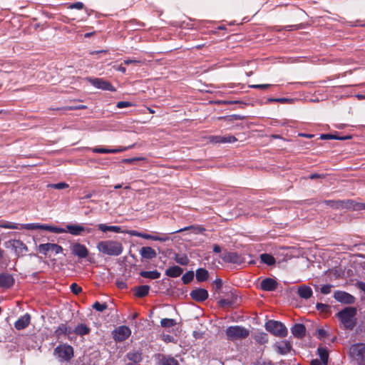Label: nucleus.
<instances>
[{
  "instance_id": "49",
  "label": "nucleus",
  "mask_w": 365,
  "mask_h": 365,
  "mask_svg": "<svg viewBox=\"0 0 365 365\" xmlns=\"http://www.w3.org/2000/svg\"><path fill=\"white\" fill-rule=\"evenodd\" d=\"M316 308L318 311L322 312H327L329 310V306L328 304L317 303Z\"/></svg>"
},
{
  "instance_id": "21",
  "label": "nucleus",
  "mask_w": 365,
  "mask_h": 365,
  "mask_svg": "<svg viewBox=\"0 0 365 365\" xmlns=\"http://www.w3.org/2000/svg\"><path fill=\"white\" fill-rule=\"evenodd\" d=\"M86 227L82 226L81 225H66V232H69L71 235L74 236L81 235L82 232L85 231Z\"/></svg>"
},
{
  "instance_id": "8",
  "label": "nucleus",
  "mask_w": 365,
  "mask_h": 365,
  "mask_svg": "<svg viewBox=\"0 0 365 365\" xmlns=\"http://www.w3.org/2000/svg\"><path fill=\"white\" fill-rule=\"evenodd\" d=\"M131 334L130 328L127 326H120L113 331V337L115 341H123Z\"/></svg>"
},
{
  "instance_id": "36",
  "label": "nucleus",
  "mask_w": 365,
  "mask_h": 365,
  "mask_svg": "<svg viewBox=\"0 0 365 365\" xmlns=\"http://www.w3.org/2000/svg\"><path fill=\"white\" fill-rule=\"evenodd\" d=\"M125 149H107L104 148H95L92 151L96 153H116L124 150Z\"/></svg>"
},
{
  "instance_id": "37",
  "label": "nucleus",
  "mask_w": 365,
  "mask_h": 365,
  "mask_svg": "<svg viewBox=\"0 0 365 365\" xmlns=\"http://www.w3.org/2000/svg\"><path fill=\"white\" fill-rule=\"evenodd\" d=\"M160 365H179V363L173 356H163L160 360Z\"/></svg>"
},
{
  "instance_id": "54",
  "label": "nucleus",
  "mask_w": 365,
  "mask_h": 365,
  "mask_svg": "<svg viewBox=\"0 0 365 365\" xmlns=\"http://www.w3.org/2000/svg\"><path fill=\"white\" fill-rule=\"evenodd\" d=\"M24 228H26L27 230H36L39 229L40 224L38 223H31V224H26L23 225Z\"/></svg>"
},
{
  "instance_id": "64",
  "label": "nucleus",
  "mask_w": 365,
  "mask_h": 365,
  "mask_svg": "<svg viewBox=\"0 0 365 365\" xmlns=\"http://www.w3.org/2000/svg\"><path fill=\"white\" fill-rule=\"evenodd\" d=\"M254 365H273L271 361H257Z\"/></svg>"
},
{
  "instance_id": "16",
  "label": "nucleus",
  "mask_w": 365,
  "mask_h": 365,
  "mask_svg": "<svg viewBox=\"0 0 365 365\" xmlns=\"http://www.w3.org/2000/svg\"><path fill=\"white\" fill-rule=\"evenodd\" d=\"M221 258L225 262H231L235 264H240L242 262V259L237 252H225L221 255Z\"/></svg>"
},
{
  "instance_id": "42",
  "label": "nucleus",
  "mask_w": 365,
  "mask_h": 365,
  "mask_svg": "<svg viewBox=\"0 0 365 365\" xmlns=\"http://www.w3.org/2000/svg\"><path fill=\"white\" fill-rule=\"evenodd\" d=\"M160 324L163 327L170 328L174 327L176 324V322L173 319H163L160 322Z\"/></svg>"
},
{
  "instance_id": "39",
  "label": "nucleus",
  "mask_w": 365,
  "mask_h": 365,
  "mask_svg": "<svg viewBox=\"0 0 365 365\" xmlns=\"http://www.w3.org/2000/svg\"><path fill=\"white\" fill-rule=\"evenodd\" d=\"M349 138H350V136L339 137V136H337L335 135H331V134H322L320 135V139H322V140L334 139V140H346V139H349Z\"/></svg>"
},
{
  "instance_id": "33",
  "label": "nucleus",
  "mask_w": 365,
  "mask_h": 365,
  "mask_svg": "<svg viewBox=\"0 0 365 365\" xmlns=\"http://www.w3.org/2000/svg\"><path fill=\"white\" fill-rule=\"evenodd\" d=\"M175 261L180 265H187L189 264V259L185 254H175L174 257Z\"/></svg>"
},
{
  "instance_id": "60",
  "label": "nucleus",
  "mask_w": 365,
  "mask_h": 365,
  "mask_svg": "<svg viewBox=\"0 0 365 365\" xmlns=\"http://www.w3.org/2000/svg\"><path fill=\"white\" fill-rule=\"evenodd\" d=\"M142 158H127V159H124L123 160V162L125 163L131 164V163H134L135 161H138V160H140Z\"/></svg>"
},
{
  "instance_id": "1",
  "label": "nucleus",
  "mask_w": 365,
  "mask_h": 365,
  "mask_svg": "<svg viewBox=\"0 0 365 365\" xmlns=\"http://www.w3.org/2000/svg\"><path fill=\"white\" fill-rule=\"evenodd\" d=\"M96 247L100 252L109 256H119L123 252L122 243L113 240L101 241Z\"/></svg>"
},
{
  "instance_id": "18",
  "label": "nucleus",
  "mask_w": 365,
  "mask_h": 365,
  "mask_svg": "<svg viewBox=\"0 0 365 365\" xmlns=\"http://www.w3.org/2000/svg\"><path fill=\"white\" fill-rule=\"evenodd\" d=\"M277 282L272 278H266L261 282L260 288L264 291L272 292L277 289Z\"/></svg>"
},
{
  "instance_id": "50",
  "label": "nucleus",
  "mask_w": 365,
  "mask_h": 365,
  "mask_svg": "<svg viewBox=\"0 0 365 365\" xmlns=\"http://www.w3.org/2000/svg\"><path fill=\"white\" fill-rule=\"evenodd\" d=\"M70 289L74 294H78L82 292V288L80 286H78L76 283L71 284L70 286Z\"/></svg>"
},
{
  "instance_id": "44",
  "label": "nucleus",
  "mask_w": 365,
  "mask_h": 365,
  "mask_svg": "<svg viewBox=\"0 0 365 365\" xmlns=\"http://www.w3.org/2000/svg\"><path fill=\"white\" fill-rule=\"evenodd\" d=\"M0 227L6 229H19L17 224L11 222H0Z\"/></svg>"
},
{
  "instance_id": "13",
  "label": "nucleus",
  "mask_w": 365,
  "mask_h": 365,
  "mask_svg": "<svg viewBox=\"0 0 365 365\" xmlns=\"http://www.w3.org/2000/svg\"><path fill=\"white\" fill-rule=\"evenodd\" d=\"M208 296L209 294L207 291L202 288L193 289L190 292V297L192 299L198 302L205 301L208 298Z\"/></svg>"
},
{
  "instance_id": "52",
  "label": "nucleus",
  "mask_w": 365,
  "mask_h": 365,
  "mask_svg": "<svg viewBox=\"0 0 365 365\" xmlns=\"http://www.w3.org/2000/svg\"><path fill=\"white\" fill-rule=\"evenodd\" d=\"M227 299H230L232 302V305L235 304L237 302V296L232 292L227 294Z\"/></svg>"
},
{
  "instance_id": "31",
  "label": "nucleus",
  "mask_w": 365,
  "mask_h": 365,
  "mask_svg": "<svg viewBox=\"0 0 365 365\" xmlns=\"http://www.w3.org/2000/svg\"><path fill=\"white\" fill-rule=\"evenodd\" d=\"M140 275L144 278L151 279H158L160 277V273L157 271H141L140 272Z\"/></svg>"
},
{
  "instance_id": "63",
  "label": "nucleus",
  "mask_w": 365,
  "mask_h": 365,
  "mask_svg": "<svg viewBox=\"0 0 365 365\" xmlns=\"http://www.w3.org/2000/svg\"><path fill=\"white\" fill-rule=\"evenodd\" d=\"M116 284H117L118 287L120 289H125L127 287L126 284L123 281L117 282Z\"/></svg>"
},
{
  "instance_id": "19",
  "label": "nucleus",
  "mask_w": 365,
  "mask_h": 365,
  "mask_svg": "<svg viewBox=\"0 0 365 365\" xmlns=\"http://www.w3.org/2000/svg\"><path fill=\"white\" fill-rule=\"evenodd\" d=\"M31 322V315L28 313L21 317L15 323L14 327L17 330H21L26 328Z\"/></svg>"
},
{
  "instance_id": "41",
  "label": "nucleus",
  "mask_w": 365,
  "mask_h": 365,
  "mask_svg": "<svg viewBox=\"0 0 365 365\" xmlns=\"http://www.w3.org/2000/svg\"><path fill=\"white\" fill-rule=\"evenodd\" d=\"M193 278L194 272L192 271H188L182 275V281L185 284H187L193 280Z\"/></svg>"
},
{
  "instance_id": "26",
  "label": "nucleus",
  "mask_w": 365,
  "mask_h": 365,
  "mask_svg": "<svg viewBox=\"0 0 365 365\" xmlns=\"http://www.w3.org/2000/svg\"><path fill=\"white\" fill-rule=\"evenodd\" d=\"M98 228L99 230L106 232L108 231L113 232L115 233H123L121 227L120 226H113V225H107L106 224H99L98 225Z\"/></svg>"
},
{
  "instance_id": "28",
  "label": "nucleus",
  "mask_w": 365,
  "mask_h": 365,
  "mask_svg": "<svg viewBox=\"0 0 365 365\" xmlns=\"http://www.w3.org/2000/svg\"><path fill=\"white\" fill-rule=\"evenodd\" d=\"M90 331L91 329L87 325L84 324H79L76 327L75 329L73 330V333H75L76 335L82 336L88 334Z\"/></svg>"
},
{
  "instance_id": "35",
  "label": "nucleus",
  "mask_w": 365,
  "mask_h": 365,
  "mask_svg": "<svg viewBox=\"0 0 365 365\" xmlns=\"http://www.w3.org/2000/svg\"><path fill=\"white\" fill-rule=\"evenodd\" d=\"M318 354L322 361L327 364L329 359V353L326 348L319 346L317 349Z\"/></svg>"
},
{
  "instance_id": "11",
  "label": "nucleus",
  "mask_w": 365,
  "mask_h": 365,
  "mask_svg": "<svg viewBox=\"0 0 365 365\" xmlns=\"http://www.w3.org/2000/svg\"><path fill=\"white\" fill-rule=\"evenodd\" d=\"M38 249L39 252L45 255H46L49 251L54 252L56 254H59L63 252V248L61 246L53 243L41 244Z\"/></svg>"
},
{
  "instance_id": "40",
  "label": "nucleus",
  "mask_w": 365,
  "mask_h": 365,
  "mask_svg": "<svg viewBox=\"0 0 365 365\" xmlns=\"http://www.w3.org/2000/svg\"><path fill=\"white\" fill-rule=\"evenodd\" d=\"M193 230L195 233L202 232L203 231H205V229L203 227L189 226V227H184V228H182V229L173 231V232H172L170 233L171 234L179 233V232H182L185 231V230Z\"/></svg>"
},
{
  "instance_id": "27",
  "label": "nucleus",
  "mask_w": 365,
  "mask_h": 365,
  "mask_svg": "<svg viewBox=\"0 0 365 365\" xmlns=\"http://www.w3.org/2000/svg\"><path fill=\"white\" fill-rule=\"evenodd\" d=\"M140 237L145 239V240H151L160 241V242H166V241L169 240V239H170L168 235L166 234H164L162 236H159V235H149V234L141 233Z\"/></svg>"
},
{
  "instance_id": "61",
  "label": "nucleus",
  "mask_w": 365,
  "mask_h": 365,
  "mask_svg": "<svg viewBox=\"0 0 365 365\" xmlns=\"http://www.w3.org/2000/svg\"><path fill=\"white\" fill-rule=\"evenodd\" d=\"M215 284L216 285V290L218 291L222 288V282L220 279H217L215 281Z\"/></svg>"
},
{
  "instance_id": "53",
  "label": "nucleus",
  "mask_w": 365,
  "mask_h": 365,
  "mask_svg": "<svg viewBox=\"0 0 365 365\" xmlns=\"http://www.w3.org/2000/svg\"><path fill=\"white\" fill-rule=\"evenodd\" d=\"M50 232L56 233V234H61V233L66 232V229H63L61 227L51 226V229H50Z\"/></svg>"
},
{
  "instance_id": "59",
  "label": "nucleus",
  "mask_w": 365,
  "mask_h": 365,
  "mask_svg": "<svg viewBox=\"0 0 365 365\" xmlns=\"http://www.w3.org/2000/svg\"><path fill=\"white\" fill-rule=\"evenodd\" d=\"M126 233L129 234L131 236H135V237H140L142 232H138L136 230H128V231L126 232Z\"/></svg>"
},
{
  "instance_id": "15",
  "label": "nucleus",
  "mask_w": 365,
  "mask_h": 365,
  "mask_svg": "<svg viewBox=\"0 0 365 365\" xmlns=\"http://www.w3.org/2000/svg\"><path fill=\"white\" fill-rule=\"evenodd\" d=\"M209 140L212 143H232L236 142L237 140L233 135H211L209 137Z\"/></svg>"
},
{
  "instance_id": "43",
  "label": "nucleus",
  "mask_w": 365,
  "mask_h": 365,
  "mask_svg": "<svg viewBox=\"0 0 365 365\" xmlns=\"http://www.w3.org/2000/svg\"><path fill=\"white\" fill-rule=\"evenodd\" d=\"M66 324H61L55 331V334L57 337H60L62 335H66Z\"/></svg>"
},
{
  "instance_id": "32",
  "label": "nucleus",
  "mask_w": 365,
  "mask_h": 365,
  "mask_svg": "<svg viewBox=\"0 0 365 365\" xmlns=\"http://www.w3.org/2000/svg\"><path fill=\"white\" fill-rule=\"evenodd\" d=\"M209 273L207 270L203 268H199L196 270V279L198 282H205L208 279Z\"/></svg>"
},
{
  "instance_id": "6",
  "label": "nucleus",
  "mask_w": 365,
  "mask_h": 365,
  "mask_svg": "<svg viewBox=\"0 0 365 365\" xmlns=\"http://www.w3.org/2000/svg\"><path fill=\"white\" fill-rule=\"evenodd\" d=\"M349 355L354 359L362 361L365 359V344H353L349 349Z\"/></svg>"
},
{
  "instance_id": "56",
  "label": "nucleus",
  "mask_w": 365,
  "mask_h": 365,
  "mask_svg": "<svg viewBox=\"0 0 365 365\" xmlns=\"http://www.w3.org/2000/svg\"><path fill=\"white\" fill-rule=\"evenodd\" d=\"M131 106H132V103L128 101H119L117 103V105H116L117 108H123L129 107Z\"/></svg>"
},
{
  "instance_id": "51",
  "label": "nucleus",
  "mask_w": 365,
  "mask_h": 365,
  "mask_svg": "<svg viewBox=\"0 0 365 365\" xmlns=\"http://www.w3.org/2000/svg\"><path fill=\"white\" fill-rule=\"evenodd\" d=\"M84 8V4L82 2H76L73 4H71L68 6V9H83Z\"/></svg>"
},
{
  "instance_id": "55",
  "label": "nucleus",
  "mask_w": 365,
  "mask_h": 365,
  "mask_svg": "<svg viewBox=\"0 0 365 365\" xmlns=\"http://www.w3.org/2000/svg\"><path fill=\"white\" fill-rule=\"evenodd\" d=\"M331 285L326 284V285L322 286L321 287L320 290L322 294H328L331 292Z\"/></svg>"
},
{
  "instance_id": "10",
  "label": "nucleus",
  "mask_w": 365,
  "mask_h": 365,
  "mask_svg": "<svg viewBox=\"0 0 365 365\" xmlns=\"http://www.w3.org/2000/svg\"><path fill=\"white\" fill-rule=\"evenodd\" d=\"M322 203L333 209L349 208L352 206L354 201L351 200H324Z\"/></svg>"
},
{
  "instance_id": "9",
  "label": "nucleus",
  "mask_w": 365,
  "mask_h": 365,
  "mask_svg": "<svg viewBox=\"0 0 365 365\" xmlns=\"http://www.w3.org/2000/svg\"><path fill=\"white\" fill-rule=\"evenodd\" d=\"M7 248H12L14 250L16 254L23 255L27 252L28 248L26 245L21 240H11L5 243Z\"/></svg>"
},
{
  "instance_id": "7",
  "label": "nucleus",
  "mask_w": 365,
  "mask_h": 365,
  "mask_svg": "<svg viewBox=\"0 0 365 365\" xmlns=\"http://www.w3.org/2000/svg\"><path fill=\"white\" fill-rule=\"evenodd\" d=\"M87 81L94 87L104 91H115V88L112 84L103 78H87Z\"/></svg>"
},
{
  "instance_id": "29",
  "label": "nucleus",
  "mask_w": 365,
  "mask_h": 365,
  "mask_svg": "<svg viewBox=\"0 0 365 365\" xmlns=\"http://www.w3.org/2000/svg\"><path fill=\"white\" fill-rule=\"evenodd\" d=\"M150 287L148 285H141L135 288V295L137 297H144L148 294Z\"/></svg>"
},
{
  "instance_id": "38",
  "label": "nucleus",
  "mask_w": 365,
  "mask_h": 365,
  "mask_svg": "<svg viewBox=\"0 0 365 365\" xmlns=\"http://www.w3.org/2000/svg\"><path fill=\"white\" fill-rule=\"evenodd\" d=\"M255 339L257 343L264 344L268 341V335L264 332H259L255 334Z\"/></svg>"
},
{
  "instance_id": "20",
  "label": "nucleus",
  "mask_w": 365,
  "mask_h": 365,
  "mask_svg": "<svg viewBox=\"0 0 365 365\" xmlns=\"http://www.w3.org/2000/svg\"><path fill=\"white\" fill-rule=\"evenodd\" d=\"M277 351L280 354H287L292 349V345L288 341H281L274 344Z\"/></svg>"
},
{
  "instance_id": "48",
  "label": "nucleus",
  "mask_w": 365,
  "mask_h": 365,
  "mask_svg": "<svg viewBox=\"0 0 365 365\" xmlns=\"http://www.w3.org/2000/svg\"><path fill=\"white\" fill-rule=\"evenodd\" d=\"M218 304L221 307H227L232 306V302L230 299H227V298H222L218 301Z\"/></svg>"
},
{
  "instance_id": "58",
  "label": "nucleus",
  "mask_w": 365,
  "mask_h": 365,
  "mask_svg": "<svg viewBox=\"0 0 365 365\" xmlns=\"http://www.w3.org/2000/svg\"><path fill=\"white\" fill-rule=\"evenodd\" d=\"M271 86L270 84H257L252 85L250 87L254 88L266 89Z\"/></svg>"
},
{
  "instance_id": "25",
  "label": "nucleus",
  "mask_w": 365,
  "mask_h": 365,
  "mask_svg": "<svg viewBox=\"0 0 365 365\" xmlns=\"http://www.w3.org/2000/svg\"><path fill=\"white\" fill-rule=\"evenodd\" d=\"M183 272V269L179 266H172L165 270V275L170 277H178Z\"/></svg>"
},
{
  "instance_id": "34",
  "label": "nucleus",
  "mask_w": 365,
  "mask_h": 365,
  "mask_svg": "<svg viewBox=\"0 0 365 365\" xmlns=\"http://www.w3.org/2000/svg\"><path fill=\"white\" fill-rule=\"evenodd\" d=\"M261 261L267 265H274L276 262L274 257L269 254H262L260 255Z\"/></svg>"
},
{
  "instance_id": "22",
  "label": "nucleus",
  "mask_w": 365,
  "mask_h": 365,
  "mask_svg": "<svg viewBox=\"0 0 365 365\" xmlns=\"http://www.w3.org/2000/svg\"><path fill=\"white\" fill-rule=\"evenodd\" d=\"M140 255L143 259H152L155 258L157 253L154 249L151 247H143L140 250Z\"/></svg>"
},
{
  "instance_id": "2",
  "label": "nucleus",
  "mask_w": 365,
  "mask_h": 365,
  "mask_svg": "<svg viewBox=\"0 0 365 365\" xmlns=\"http://www.w3.org/2000/svg\"><path fill=\"white\" fill-rule=\"evenodd\" d=\"M340 322L346 329L352 330L356 324V309L348 307L337 313Z\"/></svg>"
},
{
  "instance_id": "47",
  "label": "nucleus",
  "mask_w": 365,
  "mask_h": 365,
  "mask_svg": "<svg viewBox=\"0 0 365 365\" xmlns=\"http://www.w3.org/2000/svg\"><path fill=\"white\" fill-rule=\"evenodd\" d=\"M93 308L94 309H96V311H98V312H103L104 310H106L108 308V305H107L106 303L101 304L98 302H96L93 304Z\"/></svg>"
},
{
  "instance_id": "23",
  "label": "nucleus",
  "mask_w": 365,
  "mask_h": 365,
  "mask_svg": "<svg viewBox=\"0 0 365 365\" xmlns=\"http://www.w3.org/2000/svg\"><path fill=\"white\" fill-rule=\"evenodd\" d=\"M292 334L294 335V336L302 339L306 333V328L304 324H295L292 328H291Z\"/></svg>"
},
{
  "instance_id": "5",
  "label": "nucleus",
  "mask_w": 365,
  "mask_h": 365,
  "mask_svg": "<svg viewBox=\"0 0 365 365\" xmlns=\"http://www.w3.org/2000/svg\"><path fill=\"white\" fill-rule=\"evenodd\" d=\"M54 355L60 361H68L73 356V349L67 344H61L54 349Z\"/></svg>"
},
{
  "instance_id": "14",
  "label": "nucleus",
  "mask_w": 365,
  "mask_h": 365,
  "mask_svg": "<svg viewBox=\"0 0 365 365\" xmlns=\"http://www.w3.org/2000/svg\"><path fill=\"white\" fill-rule=\"evenodd\" d=\"M73 255L80 258H86L88 255V250L86 247L80 243H75L71 246Z\"/></svg>"
},
{
  "instance_id": "24",
  "label": "nucleus",
  "mask_w": 365,
  "mask_h": 365,
  "mask_svg": "<svg viewBox=\"0 0 365 365\" xmlns=\"http://www.w3.org/2000/svg\"><path fill=\"white\" fill-rule=\"evenodd\" d=\"M297 293L299 296L304 299H308L312 296V289L307 285H302L298 287Z\"/></svg>"
},
{
  "instance_id": "3",
  "label": "nucleus",
  "mask_w": 365,
  "mask_h": 365,
  "mask_svg": "<svg viewBox=\"0 0 365 365\" xmlns=\"http://www.w3.org/2000/svg\"><path fill=\"white\" fill-rule=\"evenodd\" d=\"M265 329L275 336L285 337L288 334L286 327L280 322L269 320L265 323Z\"/></svg>"
},
{
  "instance_id": "30",
  "label": "nucleus",
  "mask_w": 365,
  "mask_h": 365,
  "mask_svg": "<svg viewBox=\"0 0 365 365\" xmlns=\"http://www.w3.org/2000/svg\"><path fill=\"white\" fill-rule=\"evenodd\" d=\"M126 357L128 358V360L138 364L143 359L142 353L139 351H130L127 354Z\"/></svg>"
},
{
  "instance_id": "57",
  "label": "nucleus",
  "mask_w": 365,
  "mask_h": 365,
  "mask_svg": "<svg viewBox=\"0 0 365 365\" xmlns=\"http://www.w3.org/2000/svg\"><path fill=\"white\" fill-rule=\"evenodd\" d=\"M327 335H328V334L326 330H324L323 329H319L317 330V337L318 338L322 339V338L326 337Z\"/></svg>"
},
{
  "instance_id": "12",
  "label": "nucleus",
  "mask_w": 365,
  "mask_h": 365,
  "mask_svg": "<svg viewBox=\"0 0 365 365\" xmlns=\"http://www.w3.org/2000/svg\"><path fill=\"white\" fill-rule=\"evenodd\" d=\"M334 299L344 304H351L354 303L355 298L351 294L342 291H336L334 294Z\"/></svg>"
},
{
  "instance_id": "46",
  "label": "nucleus",
  "mask_w": 365,
  "mask_h": 365,
  "mask_svg": "<svg viewBox=\"0 0 365 365\" xmlns=\"http://www.w3.org/2000/svg\"><path fill=\"white\" fill-rule=\"evenodd\" d=\"M87 108L85 105H79L76 106H66L63 108H58L56 110H82L86 109Z\"/></svg>"
},
{
  "instance_id": "62",
  "label": "nucleus",
  "mask_w": 365,
  "mask_h": 365,
  "mask_svg": "<svg viewBox=\"0 0 365 365\" xmlns=\"http://www.w3.org/2000/svg\"><path fill=\"white\" fill-rule=\"evenodd\" d=\"M311 365H327V364L322 361L318 360V359H314L311 361Z\"/></svg>"
},
{
  "instance_id": "4",
  "label": "nucleus",
  "mask_w": 365,
  "mask_h": 365,
  "mask_svg": "<svg viewBox=\"0 0 365 365\" xmlns=\"http://www.w3.org/2000/svg\"><path fill=\"white\" fill-rule=\"evenodd\" d=\"M226 336L228 340H241L249 336L250 331L240 326H231L227 328Z\"/></svg>"
},
{
  "instance_id": "45",
  "label": "nucleus",
  "mask_w": 365,
  "mask_h": 365,
  "mask_svg": "<svg viewBox=\"0 0 365 365\" xmlns=\"http://www.w3.org/2000/svg\"><path fill=\"white\" fill-rule=\"evenodd\" d=\"M47 187L54 188L57 190H62L68 187V184L62 182L56 184H48Z\"/></svg>"
},
{
  "instance_id": "17",
  "label": "nucleus",
  "mask_w": 365,
  "mask_h": 365,
  "mask_svg": "<svg viewBox=\"0 0 365 365\" xmlns=\"http://www.w3.org/2000/svg\"><path fill=\"white\" fill-rule=\"evenodd\" d=\"M14 279L11 274L3 273L0 274V287L9 289L13 286Z\"/></svg>"
}]
</instances>
